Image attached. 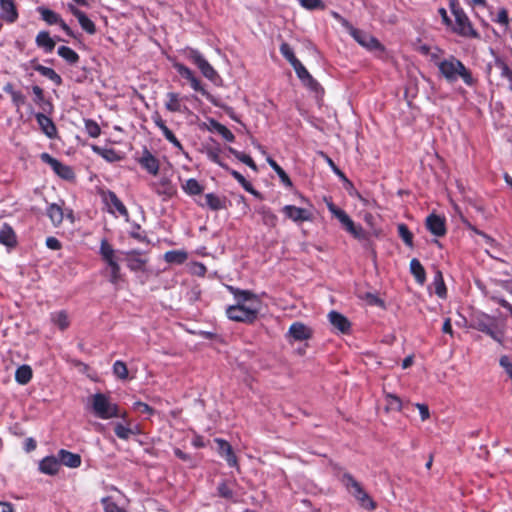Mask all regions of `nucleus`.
I'll return each mask as SVG.
<instances>
[{
  "label": "nucleus",
  "instance_id": "obj_1",
  "mask_svg": "<svg viewBox=\"0 0 512 512\" xmlns=\"http://www.w3.org/2000/svg\"><path fill=\"white\" fill-rule=\"evenodd\" d=\"M437 67L441 76L449 83H454L459 78L469 87H473L477 83V79L474 78L471 70L453 55L439 61Z\"/></svg>",
  "mask_w": 512,
  "mask_h": 512
},
{
  "label": "nucleus",
  "instance_id": "obj_2",
  "mask_svg": "<svg viewBox=\"0 0 512 512\" xmlns=\"http://www.w3.org/2000/svg\"><path fill=\"white\" fill-rule=\"evenodd\" d=\"M91 406L94 415L100 419L122 418L126 420L127 412L122 411L118 404L111 401L104 393H96L91 397Z\"/></svg>",
  "mask_w": 512,
  "mask_h": 512
},
{
  "label": "nucleus",
  "instance_id": "obj_3",
  "mask_svg": "<svg viewBox=\"0 0 512 512\" xmlns=\"http://www.w3.org/2000/svg\"><path fill=\"white\" fill-rule=\"evenodd\" d=\"M341 482L355 497L362 508L368 511H374L377 508V503L363 489L361 484L353 477L352 474L345 472L341 477Z\"/></svg>",
  "mask_w": 512,
  "mask_h": 512
},
{
  "label": "nucleus",
  "instance_id": "obj_4",
  "mask_svg": "<svg viewBox=\"0 0 512 512\" xmlns=\"http://www.w3.org/2000/svg\"><path fill=\"white\" fill-rule=\"evenodd\" d=\"M335 17L342 20L343 26H345L348 29L349 34L351 37L362 47L367 49L370 52H380L383 54L385 52V46L373 35L370 33L355 28L352 25L349 24L348 21L344 20L342 17H340L338 14L335 13Z\"/></svg>",
  "mask_w": 512,
  "mask_h": 512
},
{
  "label": "nucleus",
  "instance_id": "obj_5",
  "mask_svg": "<svg viewBox=\"0 0 512 512\" xmlns=\"http://www.w3.org/2000/svg\"><path fill=\"white\" fill-rule=\"evenodd\" d=\"M470 327L485 333L496 342L503 344L504 333L499 328L495 318L486 314H480L472 318Z\"/></svg>",
  "mask_w": 512,
  "mask_h": 512
},
{
  "label": "nucleus",
  "instance_id": "obj_6",
  "mask_svg": "<svg viewBox=\"0 0 512 512\" xmlns=\"http://www.w3.org/2000/svg\"><path fill=\"white\" fill-rule=\"evenodd\" d=\"M226 289L233 295L236 303L234 307L240 310H251L258 308L261 310V300L257 294L250 290H242L232 285H226Z\"/></svg>",
  "mask_w": 512,
  "mask_h": 512
},
{
  "label": "nucleus",
  "instance_id": "obj_7",
  "mask_svg": "<svg viewBox=\"0 0 512 512\" xmlns=\"http://www.w3.org/2000/svg\"><path fill=\"white\" fill-rule=\"evenodd\" d=\"M455 25L453 32L465 38H480V34L474 29L470 19L462 9H453Z\"/></svg>",
  "mask_w": 512,
  "mask_h": 512
},
{
  "label": "nucleus",
  "instance_id": "obj_8",
  "mask_svg": "<svg viewBox=\"0 0 512 512\" xmlns=\"http://www.w3.org/2000/svg\"><path fill=\"white\" fill-rule=\"evenodd\" d=\"M185 54L187 59L198 67L205 78L214 81L219 77L217 71L197 49L187 48Z\"/></svg>",
  "mask_w": 512,
  "mask_h": 512
},
{
  "label": "nucleus",
  "instance_id": "obj_9",
  "mask_svg": "<svg viewBox=\"0 0 512 512\" xmlns=\"http://www.w3.org/2000/svg\"><path fill=\"white\" fill-rule=\"evenodd\" d=\"M260 314V309L258 308H251V310H240L232 305H229L225 310L226 317L233 321L238 323H244V324H254Z\"/></svg>",
  "mask_w": 512,
  "mask_h": 512
},
{
  "label": "nucleus",
  "instance_id": "obj_10",
  "mask_svg": "<svg viewBox=\"0 0 512 512\" xmlns=\"http://www.w3.org/2000/svg\"><path fill=\"white\" fill-rule=\"evenodd\" d=\"M40 158L44 163L48 164L60 178L68 181L75 178V173L70 166L62 163L50 154L44 152L40 155Z\"/></svg>",
  "mask_w": 512,
  "mask_h": 512
},
{
  "label": "nucleus",
  "instance_id": "obj_11",
  "mask_svg": "<svg viewBox=\"0 0 512 512\" xmlns=\"http://www.w3.org/2000/svg\"><path fill=\"white\" fill-rule=\"evenodd\" d=\"M37 11L41 15L42 20L45 21L48 25L57 24L69 37H76L73 30L66 24V22L61 18L59 14L46 7H38Z\"/></svg>",
  "mask_w": 512,
  "mask_h": 512
},
{
  "label": "nucleus",
  "instance_id": "obj_12",
  "mask_svg": "<svg viewBox=\"0 0 512 512\" xmlns=\"http://www.w3.org/2000/svg\"><path fill=\"white\" fill-rule=\"evenodd\" d=\"M102 201L108 207L110 213L117 211L121 216H128V210L118 196L111 190H100Z\"/></svg>",
  "mask_w": 512,
  "mask_h": 512
},
{
  "label": "nucleus",
  "instance_id": "obj_13",
  "mask_svg": "<svg viewBox=\"0 0 512 512\" xmlns=\"http://www.w3.org/2000/svg\"><path fill=\"white\" fill-rule=\"evenodd\" d=\"M425 227L436 237H443L447 233L445 218L435 213H431L426 217Z\"/></svg>",
  "mask_w": 512,
  "mask_h": 512
},
{
  "label": "nucleus",
  "instance_id": "obj_14",
  "mask_svg": "<svg viewBox=\"0 0 512 512\" xmlns=\"http://www.w3.org/2000/svg\"><path fill=\"white\" fill-rule=\"evenodd\" d=\"M154 124L161 130L165 139L170 142L177 150L184 152V147L181 142L176 138L174 133L167 127L165 121L162 119L159 112H154L151 116Z\"/></svg>",
  "mask_w": 512,
  "mask_h": 512
},
{
  "label": "nucleus",
  "instance_id": "obj_15",
  "mask_svg": "<svg viewBox=\"0 0 512 512\" xmlns=\"http://www.w3.org/2000/svg\"><path fill=\"white\" fill-rule=\"evenodd\" d=\"M218 454L224 458L229 467L239 469L238 459L230 443L222 438H215Z\"/></svg>",
  "mask_w": 512,
  "mask_h": 512
},
{
  "label": "nucleus",
  "instance_id": "obj_16",
  "mask_svg": "<svg viewBox=\"0 0 512 512\" xmlns=\"http://www.w3.org/2000/svg\"><path fill=\"white\" fill-rule=\"evenodd\" d=\"M284 215L295 223H302L312 220V213L305 209L295 205H285L282 208Z\"/></svg>",
  "mask_w": 512,
  "mask_h": 512
},
{
  "label": "nucleus",
  "instance_id": "obj_17",
  "mask_svg": "<svg viewBox=\"0 0 512 512\" xmlns=\"http://www.w3.org/2000/svg\"><path fill=\"white\" fill-rule=\"evenodd\" d=\"M198 206L202 208H209L212 211H219L226 208V197H220L214 193H207L202 199H195Z\"/></svg>",
  "mask_w": 512,
  "mask_h": 512
},
{
  "label": "nucleus",
  "instance_id": "obj_18",
  "mask_svg": "<svg viewBox=\"0 0 512 512\" xmlns=\"http://www.w3.org/2000/svg\"><path fill=\"white\" fill-rule=\"evenodd\" d=\"M138 163L143 169L154 176L159 173V160L146 148L144 149L142 156L138 159Z\"/></svg>",
  "mask_w": 512,
  "mask_h": 512
},
{
  "label": "nucleus",
  "instance_id": "obj_19",
  "mask_svg": "<svg viewBox=\"0 0 512 512\" xmlns=\"http://www.w3.org/2000/svg\"><path fill=\"white\" fill-rule=\"evenodd\" d=\"M36 121L41 131L50 139H54L57 136V127L51 117L48 115L38 112L35 114Z\"/></svg>",
  "mask_w": 512,
  "mask_h": 512
},
{
  "label": "nucleus",
  "instance_id": "obj_20",
  "mask_svg": "<svg viewBox=\"0 0 512 512\" xmlns=\"http://www.w3.org/2000/svg\"><path fill=\"white\" fill-rule=\"evenodd\" d=\"M327 208L340 221L347 232L351 234L354 231L356 224L344 210L338 208L332 201L327 202Z\"/></svg>",
  "mask_w": 512,
  "mask_h": 512
},
{
  "label": "nucleus",
  "instance_id": "obj_21",
  "mask_svg": "<svg viewBox=\"0 0 512 512\" xmlns=\"http://www.w3.org/2000/svg\"><path fill=\"white\" fill-rule=\"evenodd\" d=\"M68 9L73 14V16L78 19V22L84 31L91 35L96 33V26L94 22L90 20L83 11L79 10L72 4L68 5Z\"/></svg>",
  "mask_w": 512,
  "mask_h": 512
},
{
  "label": "nucleus",
  "instance_id": "obj_22",
  "mask_svg": "<svg viewBox=\"0 0 512 512\" xmlns=\"http://www.w3.org/2000/svg\"><path fill=\"white\" fill-rule=\"evenodd\" d=\"M289 336L295 341H304L312 337V330L302 322H294L288 330Z\"/></svg>",
  "mask_w": 512,
  "mask_h": 512
},
{
  "label": "nucleus",
  "instance_id": "obj_23",
  "mask_svg": "<svg viewBox=\"0 0 512 512\" xmlns=\"http://www.w3.org/2000/svg\"><path fill=\"white\" fill-rule=\"evenodd\" d=\"M60 466L64 465L69 468H78L81 466L82 459L77 453L70 452L66 449H60L57 453Z\"/></svg>",
  "mask_w": 512,
  "mask_h": 512
},
{
  "label": "nucleus",
  "instance_id": "obj_24",
  "mask_svg": "<svg viewBox=\"0 0 512 512\" xmlns=\"http://www.w3.org/2000/svg\"><path fill=\"white\" fill-rule=\"evenodd\" d=\"M0 9L4 21L10 24L17 21L19 15L14 0H0Z\"/></svg>",
  "mask_w": 512,
  "mask_h": 512
},
{
  "label": "nucleus",
  "instance_id": "obj_25",
  "mask_svg": "<svg viewBox=\"0 0 512 512\" xmlns=\"http://www.w3.org/2000/svg\"><path fill=\"white\" fill-rule=\"evenodd\" d=\"M58 456L50 455L44 457L39 463V470L46 475H56L60 470Z\"/></svg>",
  "mask_w": 512,
  "mask_h": 512
},
{
  "label": "nucleus",
  "instance_id": "obj_26",
  "mask_svg": "<svg viewBox=\"0 0 512 512\" xmlns=\"http://www.w3.org/2000/svg\"><path fill=\"white\" fill-rule=\"evenodd\" d=\"M328 318L333 327L338 329L341 333L347 334L350 332L351 323L343 314L337 311H331L328 314Z\"/></svg>",
  "mask_w": 512,
  "mask_h": 512
},
{
  "label": "nucleus",
  "instance_id": "obj_27",
  "mask_svg": "<svg viewBox=\"0 0 512 512\" xmlns=\"http://www.w3.org/2000/svg\"><path fill=\"white\" fill-rule=\"evenodd\" d=\"M0 243L8 248L17 245L16 233L8 223H4L0 228Z\"/></svg>",
  "mask_w": 512,
  "mask_h": 512
},
{
  "label": "nucleus",
  "instance_id": "obj_28",
  "mask_svg": "<svg viewBox=\"0 0 512 512\" xmlns=\"http://www.w3.org/2000/svg\"><path fill=\"white\" fill-rule=\"evenodd\" d=\"M181 188L190 197L201 196L204 186L195 178H189L181 183Z\"/></svg>",
  "mask_w": 512,
  "mask_h": 512
},
{
  "label": "nucleus",
  "instance_id": "obj_29",
  "mask_svg": "<svg viewBox=\"0 0 512 512\" xmlns=\"http://www.w3.org/2000/svg\"><path fill=\"white\" fill-rule=\"evenodd\" d=\"M3 91L11 96L12 103L17 110L26 103V96L20 90H15L12 83H6L3 86Z\"/></svg>",
  "mask_w": 512,
  "mask_h": 512
},
{
  "label": "nucleus",
  "instance_id": "obj_30",
  "mask_svg": "<svg viewBox=\"0 0 512 512\" xmlns=\"http://www.w3.org/2000/svg\"><path fill=\"white\" fill-rule=\"evenodd\" d=\"M208 129L212 132H216L219 135H221L222 138L224 140H226L227 142H234V140H235L234 134L225 125L221 124L220 122H218L215 119L209 120V128Z\"/></svg>",
  "mask_w": 512,
  "mask_h": 512
},
{
  "label": "nucleus",
  "instance_id": "obj_31",
  "mask_svg": "<svg viewBox=\"0 0 512 512\" xmlns=\"http://www.w3.org/2000/svg\"><path fill=\"white\" fill-rule=\"evenodd\" d=\"M36 45L46 53H51L55 48V41L50 37L49 32L40 31L35 39Z\"/></svg>",
  "mask_w": 512,
  "mask_h": 512
},
{
  "label": "nucleus",
  "instance_id": "obj_32",
  "mask_svg": "<svg viewBox=\"0 0 512 512\" xmlns=\"http://www.w3.org/2000/svg\"><path fill=\"white\" fill-rule=\"evenodd\" d=\"M257 212L261 216L262 223L265 226L269 228H275L277 226L278 217L269 207L261 206Z\"/></svg>",
  "mask_w": 512,
  "mask_h": 512
},
{
  "label": "nucleus",
  "instance_id": "obj_33",
  "mask_svg": "<svg viewBox=\"0 0 512 512\" xmlns=\"http://www.w3.org/2000/svg\"><path fill=\"white\" fill-rule=\"evenodd\" d=\"M167 101L165 102V108L169 112H182V98L179 93L168 92L166 94Z\"/></svg>",
  "mask_w": 512,
  "mask_h": 512
},
{
  "label": "nucleus",
  "instance_id": "obj_34",
  "mask_svg": "<svg viewBox=\"0 0 512 512\" xmlns=\"http://www.w3.org/2000/svg\"><path fill=\"white\" fill-rule=\"evenodd\" d=\"M32 377H33V371L29 365L23 364L16 369L15 381L18 384L26 385L31 381Z\"/></svg>",
  "mask_w": 512,
  "mask_h": 512
},
{
  "label": "nucleus",
  "instance_id": "obj_35",
  "mask_svg": "<svg viewBox=\"0 0 512 512\" xmlns=\"http://www.w3.org/2000/svg\"><path fill=\"white\" fill-rule=\"evenodd\" d=\"M410 272L414 276L417 283L421 285L425 283L426 272L423 265L417 258H413L410 261Z\"/></svg>",
  "mask_w": 512,
  "mask_h": 512
},
{
  "label": "nucleus",
  "instance_id": "obj_36",
  "mask_svg": "<svg viewBox=\"0 0 512 512\" xmlns=\"http://www.w3.org/2000/svg\"><path fill=\"white\" fill-rule=\"evenodd\" d=\"M128 256L127 266L131 271H138L143 268L146 261L139 257L140 252L138 250H131L126 253Z\"/></svg>",
  "mask_w": 512,
  "mask_h": 512
},
{
  "label": "nucleus",
  "instance_id": "obj_37",
  "mask_svg": "<svg viewBox=\"0 0 512 512\" xmlns=\"http://www.w3.org/2000/svg\"><path fill=\"white\" fill-rule=\"evenodd\" d=\"M50 317L52 323L56 325L61 331L66 330L70 325L68 313L65 310L53 312L51 313Z\"/></svg>",
  "mask_w": 512,
  "mask_h": 512
},
{
  "label": "nucleus",
  "instance_id": "obj_38",
  "mask_svg": "<svg viewBox=\"0 0 512 512\" xmlns=\"http://www.w3.org/2000/svg\"><path fill=\"white\" fill-rule=\"evenodd\" d=\"M34 70L39 72L41 75L47 77L55 85L60 86L62 84L61 76L52 68L43 66L41 64L34 65Z\"/></svg>",
  "mask_w": 512,
  "mask_h": 512
},
{
  "label": "nucleus",
  "instance_id": "obj_39",
  "mask_svg": "<svg viewBox=\"0 0 512 512\" xmlns=\"http://www.w3.org/2000/svg\"><path fill=\"white\" fill-rule=\"evenodd\" d=\"M217 494L219 497L229 500L231 502H236L235 493L233 490V484L228 481H221L217 486Z\"/></svg>",
  "mask_w": 512,
  "mask_h": 512
},
{
  "label": "nucleus",
  "instance_id": "obj_40",
  "mask_svg": "<svg viewBox=\"0 0 512 512\" xmlns=\"http://www.w3.org/2000/svg\"><path fill=\"white\" fill-rule=\"evenodd\" d=\"M46 214L54 226H59L63 222V209L55 203L48 206Z\"/></svg>",
  "mask_w": 512,
  "mask_h": 512
},
{
  "label": "nucleus",
  "instance_id": "obj_41",
  "mask_svg": "<svg viewBox=\"0 0 512 512\" xmlns=\"http://www.w3.org/2000/svg\"><path fill=\"white\" fill-rule=\"evenodd\" d=\"M57 53L70 65H75L79 62L80 56L78 53L68 46H60Z\"/></svg>",
  "mask_w": 512,
  "mask_h": 512
},
{
  "label": "nucleus",
  "instance_id": "obj_42",
  "mask_svg": "<svg viewBox=\"0 0 512 512\" xmlns=\"http://www.w3.org/2000/svg\"><path fill=\"white\" fill-rule=\"evenodd\" d=\"M100 255L102 257V260L106 263H112L117 261L115 258V251L112 247V245L106 240L103 239L100 244Z\"/></svg>",
  "mask_w": 512,
  "mask_h": 512
},
{
  "label": "nucleus",
  "instance_id": "obj_43",
  "mask_svg": "<svg viewBox=\"0 0 512 512\" xmlns=\"http://www.w3.org/2000/svg\"><path fill=\"white\" fill-rule=\"evenodd\" d=\"M267 162L270 165V167L275 171V173L278 175L281 182L286 187H292V181H291L290 177L288 176V174L283 170V168L271 157L267 158Z\"/></svg>",
  "mask_w": 512,
  "mask_h": 512
},
{
  "label": "nucleus",
  "instance_id": "obj_44",
  "mask_svg": "<svg viewBox=\"0 0 512 512\" xmlns=\"http://www.w3.org/2000/svg\"><path fill=\"white\" fill-rule=\"evenodd\" d=\"M433 285L435 287V294L439 298L445 299L447 297V289L443 279L442 272L440 270H437L434 275Z\"/></svg>",
  "mask_w": 512,
  "mask_h": 512
},
{
  "label": "nucleus",
  "instance_id": "obj_45",
  "mask_svg": "<svg viewBox=\"0 0 512 512\" xmlns=\"http://www.w3.org/2000/svg\"><path fill=\"white\" fill-rule=\"evenodd\" d=\"M110 270L109 282L117 287L120 282L124 281L121 273V267L117 261L107 264Z\"/></svg>",
  "mask_w": 512,
  "mask_h": 512
},
{
  "label": "nucleus",
  "instance_id": "obj_46",
  "mask_svg": "<svg viewBox=\"0 0 512 512\" xmlns=\"http://www.w3.org/2000/svg\"><path fill=\"white\" fill-rule=\"evenodd\" d=\"M227 172L244 188L245 191L253 195H258V192L254 189L252 184L249 181H247L246 178L241 173L234 169H231L230 167L227 170Z\"/></svg>",
  "mask_w": 512,
  "mask_h": 512
},
{
  "label": "nucleus",
  "instance_id": "obj_47",
  "mask_svg": "<svg viewBox=\"0 0 512 512\" xmlns=\"http://www.w3.org/2000/svg\"><path fill=\"white\" fill-rule=\"evenodd\" d=\"M229 153H231L237 160L241 161L242 163L246 164L248 167H250L254 171H258V167L254 160L247 154L240 152L233 147H228Z\"/></svg>",
  "mask_w": 512,
  "mask_h": 512
},
{
  "label": "nucleus",
  "instance_id": "obj_48",
  "mask_svg": "<svg viewBox=\"0 0 512 512\" xmlns=\"http://www.w3.org/2000/svg\"><path fill=\"white\" fill-rule=\"evenodd\" d=\"M164 259L167 263L182 264L187 259V253L178 250L167 251L164 254Z\"/></svg>",
  "mask_w": 512,
  "mask_h": 512
},
{
  "label": "nucleus",
  "instance_id": "obj_49",
  "mask_svg": "<svg viewBox=\"0 0 512 512\" xmlns=\"http://www.w3.org/2000/svg\"><path fill=\"white\" fill-rule=\"evenodd\" d=\"M385 402H386L385 410L387 412H389V411L399 412L402 410V401H401L400 397H398L395 394L387 393L385 395Z\"/></svg>",
  "mask_w": 512,
  "mask_h": 512
},
{
  "label": "nucleus",
  "instance_id": "obj_50",
  "mask_svg": "<svg viewBox=\"0 0 512 512\" xmlns=\"http://www.w3.org/2000/svg\"><path fill=\"white\" fill-rule=\"evenodd\" d=\"M279 50L281 55L290 63L292 67L299 62V59L295 56L293 49L288 43L283 42L280 45Z\"/></svg>",
  "mask_w": 512,
  "mask_h": 512
},
{
  "label": "nucleus",
  "instance_id": "obj_51",
  "mask_svg": "<svg viewBox=\"0 0 512 512\" xmlns=\"http://www.w3.org/2000/svg\"><path fill=\"white\" fill-rule=\"evenodd\" d=\"M114 433L121 440H128L131 435L136 434V432L122 423H116L114 425Z\"/></svg>",
  "mask_w": 512,
  "mask_h": 512
},
{
  "label": "nucleus",
  "instance_id": "obj_52",
  "mask_svg": "<svg viewBox=\"0 0 512 512\" xmlns=\"http://www.w3.org/2000/svg\"><path fill=\"white\" fill-rule=\"evenodd\" d=\"M398 235L404 241V243L412 248L413 247V233L409 230L408 226L404 223L398 224L397 226Z\"/></svg>",
  "mask_w": 512,
  "mask_h": 512
},
{
  "label": "nucleus",
  "instance_id": "obj_53",
  "mask_svg": "<svg viewBox=\"0 0 512 512\" xmlns=\"http://www.w3.org/2000/svg\"><path fill=\"white\" fill-rule=\"evenodd\" d=\"M113 373L117 378L126 380L129 375L126 363L121 360L115 361L113 364Z\"/></svg>",
  "mask_w": 512,
  "mask_h": 512
},
{
  "label": "nucleus",
  "instance_id": "obj_54",
  "mask_svg": "<svg viewBox=\"0 0 512 512\" xmlns=\"http://www.w3.org/2000/svg\"><path fill=\"white\" fill-rule=\"evenodd\" d=\"M85 131L92 138H97L101 134L99 124L92 119L85 120Z\"/></svg>",
  "mask_w": 512,
  "mask_h": 512
},
{
  "label": "nucleus",
  "instance_id": "obj_55",
  "mask_svg": "<svg viewBox=\"0 0 512 512\" xmlns=\"http://www.w3.org/2000/svg\"><path fill=\"white\" fill-rule=\"evenodd\" d=\"M160 186L162 189L157 190V193L159 195H165L168 198H172L174 195H176V188L172 185V183L164 179L160 182Z\"/></svg>",
  "mask_w": 512,
  "mask_h": 512
},
{
  "label": "nucleus",
  "instance_id": "obj_56",
  "mask_svg": "<svg viewBox=\"0 0 512 512\" xmlns=\"http://www.w3.org/2000/svg\"><path fill=\"white\" fill-rule=\"evenodd\" d=\"M207 156L208 158L215 164L219 165L220 167H222L223 169H225L226 171L229 169V166L227 164H225L222 160H221V157H220V150L219 149H215V150H208L207 151Z\"/></svg>",
  "mask_w": 512,
  "mask_h": 512
},
{
  "label": "nucleus",
  "instance_id": "obj_57",
  "mask_svg": "<svg viewBox=\"0 0 512 512\" xmlns=\"http://www.w3.org/2000/svg\"><path fill=\"white\" fill-rule=\"evenodd\" d=\"M130 236L141 243H149L145 231H142L140 225L138 224L135 225L130 231Z\"/></svg>",
  "mask_w": 512,
  "mask_h": 512
},
{
  "label": "nucleus",
  "instance_id": "obj_58",
  "mask_svg": "<svg viewBox=\"0 0 512 512\" xmlns=\"http://www.w3.org/2000/svg\"><path fill=\"white\" fill-rule=\"evenodd\" d=\"M104 512H125L124 509L120 508L110 497L102 499Z\"/></svg>",
  "mask_w": 512,
  "mask_h": 512
},
{
  "label": "nucleus",
  "instance_id": "obj_59",
  "mask_svg": "<svg viewBox=\"0 0 512 512\" xmlns=\"http://www.w3.org/2000/svg\"><path fill=\"white\" fill-rule=\"evenodd\" d=\"M302 7L308 9V10H316L321 9L323 10L325 8L324 3L322 0H299Z\"/></svg>",
  "mask_w": 512,
  "mask_h": 512
},
{
  "label": "nucleus",
  "instance_id": "obj_60",
  "mask_svg": "<svg viewBox=\"0 0 512 512\" xmlns=\"http://www.w3.org/2000/svg\"><path fill=\"white\" fill-rule=\"evenodd\" d=\"M173 67L186 80H190L194 76V72L182 63H174Z\"/></svg>",
  "mask_w": 512,
  "mask_h": 512
},
{
  "label": "nucleus",
  "instance_id": "obj_61",
  "mask_svg": "<svg viewBox=\"0 0 512 512\" xmlns=\"http://www.w3.org/2000/svg\"><path fill=\"white\" fill-rule=\"evenodd\" d=\"M293 69L295 70V73L301 82L306 81L311 76V74L300 61L293 66Z\"/></svg>",
  "mask_w": 512,
  "mask_h": 512
},
{
  "label": "nucleus",
  "instance_id": "obj_62",
  "mask_svg": "<svg viewBox=\"0 0 512 512\" xmlns=\"http://www.w3.org/2000/svg\"><path fill=\"white\" fill-rule=\"evenodd\" d=\"M133 408L142 414L153 415L155 413V410L151 406L142 401H136Z\"/></svg>",
  "mask_w": 512,
  "mask_h": 512
},
{
  "label": "nucleus",
  "instance_id": "obj_63",
  "mask_svg": "<svg viewBox=\"0 0 512 512\" xmlns=\"http://www.w3.org/2000/svg\"><path fill=\"white\" fill-rule=\"evenodd\" d=\"M495 21L500 25L507 27L510 22L507 9L501 8L498 11L497 18L495 19Z\"/></svg>",
  "mask_w": 512,
  "mask_h": 512
},
{
  "label": "nucleus",
  "instance_id": "obj_64",
  "mask_svg": "<svg viewBox=\"0 0 512 512\" xmlns=\"http://www.w3.org/2000/svg\"><path fill=\"white\" fill-rule=\"evenodd\" d=\"M304 86H306L308 89H310L313 92L318 93L320 90H322L321 85L319 82L313 78L311 75L306 81L302 82Z\"/></svg>",
  "mask_w": 512,
  "mask_h": 512
}]
</instances>
